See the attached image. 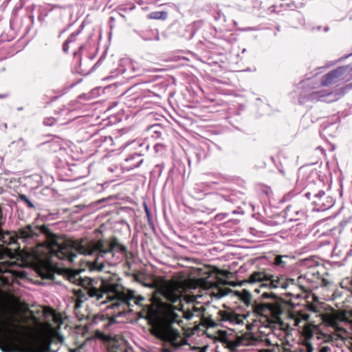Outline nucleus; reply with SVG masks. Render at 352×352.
<instances>
[{
    "label": "nucleus",
    "mask_w": 352,
    "mask_h": 352,
    "mask_svg": "<svg viewBox=\"0 0 352 352\" xmlns=\"http://www.w3.org/2000/svg\"><path fill=\"white\" fill-rule=\"evenodd\" d=\"M240 298L247 306H252L253 302L252 294L249 291L246 289L243 290L241 294Z\"/></svg>",
    "instance_id": "nucleus-16"
},
{
    "label": "nucleus",
    "mask_w": 352,
    "mask_h": 352,
    "mask_svg": "<svg viewBox=\"0 0 352 352\" xmlns=\"http://www.w3.org/2000/svg\"><path fill=\"white\" fill-rule=\"evenodd\" d=\"M47 124H49V125H52V124H53V122H50V123H48Z\"/></svg>",
    "instance_id": "nucleus-42"
},
{
    "label": "nucleus",
    "mask_w": 352,
    "mask_h": 352,
    "mask_svg": "<svg viewBox=\"0 0 352 352\" xmlns=\"http://www.w3.org/2000/svg\"><path fill=\"white\" fill-rule=\"evenodd\" d=\"M143 285L147 287L150 288H155V283H143Z\"/></svg>",
    "instance_id": "nucleus-33"
},
{
    "label": "nucleus",
    "mask_w": 352,
    "mask_h": 352,
    "mask_svg": "<svg viewBox=\"0 0 352 352\" xmlns=\"http://www.w3.org/2000/svg\"><path fill=\"white\" fill-rule=\"evenodd\" d=\"M80 34V32L72 33L67 38L63 45V51L66 53L69 52V48H76L77 36Z\"/></svg>",
    "instance_id": "nucleus-14"
},
{
    "label": "nucleus",
    "mask_w": 352,
    "mask_h": 352,
    "mask_svg": "<svg viewBox=\"0 0 352 352\" xmlns=\"http://www.w3.org/2000/svg\"><path fill=\"white\" fill-rule=\"evenodd\" d=\"M349 323L350 324V325L351 327V329H352V320H349Z\"/></svg>",
    "instance_id": "nucleus-39"
},
{
    "label": "nucleus",
    "mask_w": 352,
    "mask_h": 352,
    "mask_svg": "<svg viewBox=\"0 0 352 352\" xmlns=\"http://www.w3.org/2000/svg\"><path fill=\"white\" fill-rule=\"evenodd\" d=\"M95 336H96V338L102 341L106 344L107 351H109V349H110V336L109 335L104 333L102 331H97L96 332Z\"/></svg>",
    "instance_id": "nucleus-15"
},
{
    "label": "nucleus",
    "mask_w": 352,
    "mask_h": 352,
    "mask_svg": "<svg viewBox=\"0 0 352 352\" xmlns=\"http://www.w3.org/2000/svg\"><path fill=\"white\" fill-rule=\"evenodd\" d=\"M19 199L21 201L25 202L28 206L30 208H34V205L33 203L28 198V197L25 195H19Z\"/></svg>",
    "instance_id": "nucleus-23"
},
{
    "label": "nucleus",
    "mask_w": 352,
    "mask_h": 352,
    "mask_svg": "<svg viewBox=\"0 0 352 352\" xmlns=\"http://www.w3.org/2000/svg\"><path fill=\"white\" fill-rule=\"evenodd\" d=\"M254 341L255 340L252 339L250 334L245 333L241 336H237L234 340H229L227 344L228 347L232 351H236L237 348L240 346L252 345Z\"/></svg>",
    "instance_id": "nucleus-9"
},
{
    "label": "nucleus",
    "mask_w": 352,
    "mask_h": 352,
    "mask_svg": "<svg viewBox=\"0 0 352 352\" xmlns=\"http://www.w3.org/2000/svg\"><path fill=\"white\" fill-rule=\"evenodd\" d=\"M80 301L77 302L76 304V307H78L80 306Z\"/></svg>",
    "instance_id": "nucleus-36"
},
{
    "label": "nucleus",
    "mask_w": 352,
    "mask_h": 352,
    "mask_svg": "<svg viewBox=\"0 0 352 352\" xmlns=\"http://www.w3.org/2000/svg\"><path fill=\"white\" fill-rule=\"evenodd\" d=\"M336 95H339V97H340V96H342V94H340V93H337V94H336Z\"/></svg>",
    "instance_id": "nucleus-41"
},
{
    "label": "nucleus",
    "mask_w": 352,
    "mask_h": 352,
    "mask_svg": "<svg viewBox=\"0 0 352 352\" xmlns=\"http://www.w3.org/2000/svg\"><path fill=\"white\" fill-rule=\"evenodd\" d=\"M89 294L91 297H95L98 300H100L105 295V299L102 302L104 303L110 300V280L106 278H101L100 284L98 287H92L89 290Z\"/></svg>",
    "instance_id": "nucleus-8"
},
{
    "label": "nucleus",
    "mask_w": 352,
    "mask_h": 352,
    "mask_svg": "<svg viewBox=\"0 0 352 352\" xmlns=\"http://www.w3.org/2000/svg\"><path fill=\"white\" fill-rule=\"evenodd\" d=\"M204 309L202 307H197L193 306L192 311H193V313H200Z\"/></svg>",
    "instance_id": "nucleus-32"
},
{
    "label": "nucleus",
    "mask_w": 352,
    "mask_h": 352,
    "mask_svg": "<svg viewBox=\"0 0 352 352\" xmlns=\"http://www.w3.org/2000/svg\"><path fill=\"white\" fill-rule=\"evenodd\" d=\"M261 297L263 298H276V295L272 292L268 293V292H264L262 294Z\"/></svg>",
    "instance_id": "nucleus-28"
},
{
    "label": "nucleus",
    "mask_w": 352,
    "mask_h": 352,
    "mask_svg": "<svg viewBox=\"0 0 352 352\" xmlns=\"http://www.w3.org/2000/svg\"><path fill=\"white\" fill-rule=\"evenodd\" d=\"M221 319L223 321H228L233 324H241L243 322L242 318L240 315L236 314L232 312L221 311Z\"/></svg>",
    "instance_id": "nucleus-13"
},
{
    "label": "nucleus",
    "mask_w": 352,
    "mask_h": 352,
    "mask_svg": "<svg viewBox=\"0 0 352 352\" xmlns=\"http://www.w3.org/2000/svg\"><path fill=\"white\" fill-rule=\"evenodd\" d=\"M43 249V258L40 261L47 267L52 266L55 261L54 258L73 263L78 252L83 255H92L97 254V257L93 261H87V266L90 271L102 270L104 266L103 257L109 252V249H104V243L101 241L94 242L87 239L81 240H67L59 244L52 242Z\"/></svg>",
    "instance_id": "nucleus-1"
},
{
    "label": "nucleus",
    "mask_w": 352,
    "mask_h": 352,
    "mask_svg": "<svg viewBox=\"0 0 352 352\" xmlns=\"http://www.w3.org/2000/svg\"><path fill=\"white\" fill-rule=\"evenodd\" d=\"M345 72L344 67H338L325 74L321 81L322 86H328L336 82V79L341 77Z\"/></svg>",
    "instance_id": "nucleus-11"
},
{
    "label": "nucleus",
    "mask_w": 352,
    "mask_h": 352,
    "mask_svg": "<svg viewBox=\"0 0 352 352\" xmlns=\"http://www.w3.org/2000/svg\"><path fill=\"white\" fill-rule=\"evenodd\" d=\"M251 307L255 314L271 316L274 320H278L283 312L282 303L280 301L273 302H257L254 301Z\"/></svg>",
    "instance_id": "nucleus-5"
},
{
    "label": "nucleus",
    "mask_w": 352,
    "mask_h": 352,
    "mask_svg": "<svg viewBox=\"0 0 352 352\" xmlns=\"http://www.w3.org/2000/svg\"><path fill=\"white\" fill-rule=\"evenodd\" d=\"M167 12H153L148 14V18L151 19H166Z\"/></svg>",
    "instance_id": "nucleus-20"
},
{
    "label": "nucleus",
    "mask_w": 352,
    "mask_h": 352,
    "mask_svg": "<svg viewBox=\"0 0 352 352\" xmlns=\"http://www.w3.org/2000/svg\"><path fill=\"white\" fill-rule=\"evenodd\" d=\"M175 323L181 325L183 321L179 320V315L177 313L171 312L164 318L162 324L157 330L156 336L160 340L170 342L173 346L177 349L187 344V340H182L181 342H177V339L180 338L181 334L177 329L173 327Z\"/></svg>",
    "instance_id": "nucleus-3"
},
{
    "label": "nucleus",
    "mask_w": 352,
    "mask_h": 352,
    "mask_svg": "<svg viewBox=\"0 0 352 352\" xmlns=\"http://www.w3.org/2000/svg\"><path fill=\"white\" fill-rule=\"evenodd\" d=\"M331 94H332V93H326L324 91H321L314 92L311 94V96L313 98H317L319 100H322V98H324V96H329Z\"/></svg>",
    "instance_id": "nucleus-22"
},
{
    "label": "nucleus",
    "mask_w": 352,
    "mask_h": 352,
    "mask_svg": "<svg viewBox=\"0 0 352 352\" xmlns=\"http://www.w3.org/2000/svg\"><path fill=\"white\" fill-rule=\"evenodd\" d=\"M36 352H51L50 346V345L44 346L41 347V349H39L38 350H37Z\"/></svg>",
    "instance_id": "nucleus-31"
},
{
    "label": "nucleus",
    "mask_w": 352,
    "mask_h": 352,
    "mask_svg": "<svg viewBox=\"0 0 352 352\" xmlns=\"http://www.w3.org/2000/svg\"><path fill=\"white\" fill-rule=\"evenodd\" d=\"M325 192L320 190L318 193L314 195V203L320 210H325L332 206V200L329 197H324Z\"/></svg>",
    "instance_id": "nucleus-12"
},
{
    "label": "nucleus",
    "mask_w": 352,
    "mask_h": 352,
    "mask_svg": "<svg viewBox=\"0 0 352 352\" xmlns=\"http://www.w3.org/2000/svg\"><path fill=\"white\" fill-rule=\"evenodd\" d=\"M159 128V126L154 125L151 126V129L155 133V135H153V137L154 138H159L161 135V133L158 131L157 129Z\"/></svg>",
    "instance_id": "nucleus-29"
},
{
    "label": "nucleus",
    "mask_w": 352,
    "mask_h": 352,
    "mask_svg": "<svg viewBox=\"0 0 352 352\" xmlns=\"http://www.w3.org/2000/svg\"><path fill=\"white\" fill-rule=\"evenodd\" d=\"M53 274L51 272H48L46 275H43L44 277L51 278Z\"/></svg>",
    "instance_id": "nucleus-34"
},
{
    "label": "nucleus",
    "mask_w": 352,
    "mask_h": 352,
    "mask_svg": "<svg viewBox=\"0 0 352 352\" xmlns=\"http://www.w3.org/2000/svg\"><path fill=\"white\" fill-rule=\"evenodd\" d=\"M305 347H306V352H314V351L313 346L309 343L307 344ZM330 351H331V348L328 346H322L321 348L319 349V351H318V352H330Z\"/></svg>",
    "instance_id": "nucleus-21"
},
{
    "label": "nucleus",
    "mask_w": 352,
    "mask_h": 352,
    "mask_svg": "<svg viewBox=\"0 0 352 352\" xmlns=\"http://www.w3.org/2000/svg\"><path fill=\"white\" fill-rule=\"evenodd\" d=\"M131 144L134 148H137V146L142 147L144 146L145 150H148L149 147L148 144L143 142H141L140 141H133V142H131Z\"/></svg>",
    "instance_id": "nucleus-25"
},
{
    "label": "nucleus",
    "mask_w": 352,
    "mask_h": 352,
    "mask_svg": "<svg viewBox=\"0 0 352 352\" xmlns=\"http://www.w3.org/2000/svg\"><path fill=\"white\" fill-rule=\"evenodd\" d=\"M160 146H162V145L157 144V145H155V149H157V148H158V147H160Z\"/></svg>",
    "instance_id": "nucleus-38"
},
{
    "label": "nucleus",
    "mask_w": 352,
    "mask_h": 352,
    "mask_svg": "<svg viewBox=\"0 0 352 352\" xmlns=\"http://www.w3.org/2000/svg\"><path fill=\"white\" fill-rule=\"evenodd\" d=\"M155 316V313L153 309V308L151 307L147 311H146V316H145L148 320H153Z\"/></svg>",
    "instance_id": "nucleus-27"
},
{
    "label": "nucleus",
    "mask_w": 352,
    "mask_h": 352,
    "mask_svg": "<svg viewBox=\"0 0 352 352\" xmlns=\"http://www.w3.org/2000/svg\"><path fill=\"white\" fill-rule=\"evenodd\" d=\"M289 259L287 255H278L276 256L274 260V264L277 266L284 267L287 263V260Z\"/></svg>",
    "instance_id": "nucleus-19"
},
{
    "label": "nucleus",
    "mask_w": 352,
    "mask_h": 352,
    "mask_svg": "<svg viewBox=\"0 0 352 352\" xmlns=\"http://www.w3.org/2000/svg\"><path fill=\"white\" fill-rule=\"evenodd\" d=\"M58 351V349H56L54 351H53L52 352H56Z\"/></svg>",
    "instance_id": "nucleus-43"
},
{
    "label": "nucleus",
    "mask_w": 352,
    "mask_h": 352,
    "mask_svg": "<svg viewBox=\"0 0 352 352\" xmlns=\"http://www.w3.org/2000/svg\"><path fill=\"white\" fill-rule=\"evenodd\" d=\"M250 283H261V287L270 289H287L289 283H294V280H288L284 276H277L265 271L254 272L251 274L247 280Z\"/></svg>",
    "instance_id": "nucleus-4"
},
{
    "label": "nucleus",
    "mask_w": 352,
    "mask_h": 352,
    "mask_svg": "<svg viewBox=\"0 0 352 352\" xmlns=\"http://www.w3.org/2000/svg\"><path fill=\"white\" fill-rule=\"evenodd\" d=\"M120 281L117 274L111 273V309H118V316L131 310V300H134L139 306L145 300L143 296L138 295L135 290L124 287Z\"/></svg>",
    "instance_id": "nucleus-2"
},
{
    "label": "nucleus",
    "mask_w": 352,
    "mask_h": 352,
    "mask_svg": "<svg viewBox=\"0 0 352 352\" xmlns=\"http://www.w3.org/2000/svg\"><path fill=\"white\" fill-rule=\"evenodd\" d=\"M142 150H140L138 153H136L135 155H133L130 158L126 159V162L132 161L135 157H138L139 159V160L137 162L131 164V165L130 166L131 168L139 167L140 166V164L142 163L143 160L140 159V156L142 155Z\"/></svg>",
    "instance_id": "nucleus-18"
},
{
    "label": "nucleus",
    "mask_w": 352,
    "mask_h": 352,
    "mask_svg": "<svg viewBox=\"0 0 352 352\" xmlns=\"http://www.w3.org/2000/svg\"><path fill=\"white\" fill-rule=\"evenodd\" d=\"M85 272V269L77 270H67L65 272V276L72 283L80 285L83 287H87L93 285L94 280L82 276V273Z\"/></svg>",
    "instance_id": "nucleus-7"
},
{
    "label": "nucleus",
    "mask_w": 352,
    "mask_h": 352,
    "mask_svg": "<svg viewBox=\"0 0 352 352\" xmlns=\"http://www.w3.org/2000/svg\"><path fill=\"white\" fill-rule=\"evenodd\" d=\"M111 349L118 348L120 345V342H123V340L120 338H118V336H115L113 338L111 336Z\"/></svg>",
    "instance_id": "nucleus-24"
},
{
    "label": "nucleus",
    "mask_w": 352,
    "mask_h": 352,
    "mask_svg": "<svg viewBox=\"0 0 352 352\" xmlns=\"http://www.w3.org/2000/svg\"><path fill=\"white\" fill-rule=\"evenodd\" d=\"M184 318L187 320H190L192 318L193 316H194V313L192 310H188L186 311H184Z\"/></svg>",
    "instance_id": "nucleus-30"
},
{
    "label": "nucleus",
    "mask_w": 352,
    "mask_h": 352,
    "mask_svg": "<svg viewBox=\"0 0 352 352\" xmlns=\"http://www.w3.org/2000/svg\"><path fill=\"white\" fill-rule=\"evenodd\" d=\"M126 247L117 238L111 236V255L116 257L117 260H122L128 255Z\"/></svg>",
    "instance_id": "nucleus-10"
},
{
    "label": "nucleus",
    "mask_w": 352,
    "mask_h": 352,
    "mask_svg": "<svg viewBox=\"0 0 352 352\" xmlns=\"http://www.w3.org/2000/svg\"><path fill=\"white\" fill-rule=\"evenodd\" d=\"M111 324L113 323L115 321V319H114L113 316H111Z\"/></svg>",
    "instance_id": "nucleus-37"
},
{
    "label": "nucleus",
    "mask_w": 352,
    "mask_h": 352,
    "mask_svg": "<svg viewBox=\"0 0 352 352\" xmlns=\"http://www.w3.org/2000/svg\"><path fill=\"white\" fill-rule=\"evenodd\" d=\"M351 294H352V289H351Z\"/></svg>",
    "instance_id": "nucleus-44"
},
{
    "label": "nucleus",
    "mask_w": 352,
    "mask_h": 352,
    "mask_svg": "<svg viewBox=\"0 0 352 352\" xmlns=\"http://www.w3.org/2000/svg\"><path fill=\"white\" fill-rule=\"evenodd\" d=\"M311 192H307L305 194V196L308 198V199H310L311 197Z\"/></svg>",
    "instance_id": "nucleus-35"
},
{
    "label": "nucleus",
    "mask_w": 352,
    "mask_h": 352,
    "mask_svg": "<svg viewBox=\"0 0 352 352\" xmlns=\"http://www.w3.org/2000/svg\"><path fill=\"white\" fill-rule=\"evenodd\" d=\"M329 324L334 327V328H337L338 329V331H340V332H346V331L343 329V328H338L337 327V320L335 319V318H331L329 322Z\"/></svg>",
    "instance_id": "nucleus-26"
},
{
    "label": "nucleus",
    "mask_w": 352,
    "mask_h": 352,
    "mask_svg": "<svg viewBox=\"0 0 352 352\" xmlns=\"http://www.w3.org/2000/svg\"><path fill=\"white\" fill-rule=\"evenodd\" d=\"M14 265L12 262L4 261L0 263V274H12L11 267Z\"/></svg>",
    "instance_id": "nucleus-17"
},
{
    "label": "nucleus",
    "mask_w": 352,
    "mask_h": 352,
    "mask_svg": "<svg viewBox=\"0 0 352 352\" xmlns=\"http://www.w3.org/2000/svg\"><path fill=\"white\" fill-rule=\"evenodd\" d=\"M76 293H77V294H78V293L82 292V290L80 289H78V290H76Z\"/></svg>",
    "instance_id": "nucleus-40"
},
{
    "label": "nucleus",
    "mask_w": 352,
    "mask_h": 352,
    "mask_svg": "<svg viewBox=\"0 0 352 352\" xmlns=\"http://www.w3.org/2000/svg\"><path fill=\"white\" fill-rule=\"evenodd\" d=\"M157 290L166 300L170 302L181 301L183 297V285L178 282H165Z\"/></svg>",
    "instance_id": "nucleus-6"
}]
</instances>
